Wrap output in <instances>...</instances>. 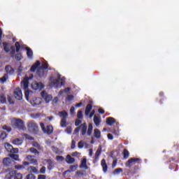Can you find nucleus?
Masks as SVG:
<instances>
[{
    "label": "nucleus",
    "mask_w": 179,
    "mask_h": 179,
    "mask_svg": "<svg viewBox=\"0 0 179 179\" xmlns=\"http://www.w3.org/2000/svg\"><path fill=\"white\" fill-rule=\"evenodd\" d=\"M21 87L25 91V99L27 100V101H29V96H30V93H31V90H27L29 89V77L24 78L23 80L21 81Z\"/></svg>",
    "instance_id": "f257e3e1"
},
{
    "label": "nucleus",
    "mask_w": 179,
    "mask_h": 179,
    "mask_svg": "<svg viewBox=\"0 0 179 179\" xmlns=\"http://www.w3.org/2000/svg\"><path fill=\"white\" fill-rule=\"evenodd\" d=\"M59 116L62 118L60 125L62 128H65L68 124L66 123V119L68 118V113L65 110L59 112Z\"/></svg>",
    "instance_id": "f03ea898"
},
{
    "label": "nucleus",
    "mask_w": 179,
    "mask_h": 179,
    "mask_svg": "<svg viewBox=\"0 0 179 179\" xmlns=\"http://www.w3.org/2000/svg\"><path fill=\"white\" fill-rule=\"evenodd\" d=\"M13 126L20 131H24V129H26V127H24V122L21 119H15L13 123Z\"/></svg>",
    "instance_id": "7ed1b4c3"
},
{
    "label": "nucleus",
    "mask_w": 179,
    "mask_h": 179,
    "mask_svg": "<svg viewBox=\"0 0 179 179\" xmlns=\"http://www.w3.org/2000/svg\"><path fill=\"white\" fill-rule=\"evenodd\" d=\"M6 179H23V175L22 173H17L16 171H11L6 175Z\"/></svg>",
    "instance_id": "20e7f679"
},
{
    "label": "nucleus",
    "mask_w": 179,
    "mask_h": 179,
    "mask_svg": "<svg viewBox=\"0 0 179 179\" xmlns=\"http://www.w3.org/2000/svg\"><path fill=\"white\" fill-rule=\"evenodd\" d=\"M27 129L32 134H37L38 132V126L34 121L28 122Z\"/></svg>",
    "instance_id": "39448f33"
},
{
    "label": "nucleus",
    "mask_w": 179,
    "mask_h": 179,
    "mask_svg": "<svg viewBox=\"0 0 179 179\" xmlns=\"http://www.w3.org/2000/svg\"><path fill=\"white\" fill-rule=\"evenodd\" d=\"M50 86H53L57 89L64 86V81L61 80V76H59L57 79L53 80L50 83Z\"/></svg>",
    "instance_id": "423d86ee"
},
{
    "label": "nucleus",
    "mask_w": 179,
    "mask_h": 179,
    "mask_svg": "<svg viewBox=\"0 0 179 179\" xmlns=\"http://www.w3.org/2000/svg\"><path fill=\"white\" fill-rule=\"evenodd\" d=\"M10 48L11 50V51L10 52L11 57H15V52H19V51H20V49L22 48V46L20 45V43L17 41L15 43V46L12 45Z\"/></svg>",
    "instance_id": "0eeeda50"
},
{
    "label": "nucleus",
    "mask_w": 179,
    "mask_h": 179,
    "mask_svg": "<svg viewBox=\"0 0 179 179\" xmlns=\"http://www.w3.org/2000/svg\"><path fill=\"white\" fill-rule=\"evenodd\" d=\"M41 128L42 131H43L44 134H47L48 135H51L53 132V128L51 125H48L46 127L44 126V123L40 124Z\"/></svg>",
    "instance_id": "6e6552de"
},
{
    "label": "nucleus",
    "mask_w": 179,
    "mask_h": 179,
    "mask_svg": "<svg viewBox=\"0 0 179 179\" xmlns=\"http://www.w3.org/2000/svg\"><path fill=\"white\" fill-rule=\"evenodd\" d=\"M138 162H141V158L131 157L125 163V166L131 169V167H132L134 164H136Z\"/></svg>",
    "instance_id": "1a4fd4ad"
},
{
    "label": "nucleus",
    "mask_w": 179,
    "mask_h": 179,
    "mask_svg": "<svg viewBox=\"0 0 179 179\" xmlns=\"http://www.w3.org/2000/svg\"><path fill=\"white\" fill-rule=\"evenodd\" d=\"M41 94V97L45 100V103H50V101L52 100V95L48 94L45 91H43Z\"/></svg>",
    "instance_id": "9d476101"
},
{
    "label": "nucleus",
    "mask_w": 179,
    "mask_h": 179,
    "mask_svg": "<svg viewBox=\"0 0 179 179\" xmlns=\"http://www.w3.org/2000/svg\"><path fill=\"white\" fill-rule=\"evenodd\" d=\"M14 96L17 100H22L23 99V94L20 87H17L14 91Z\"/></svg>",
    "instance_id": "9b49d317"
},
{
    "label": "nucleus",
    "mask_w": 179,
    "mask_h": 179,
    "mask_svg": "<svg viewBox=\"0 0 179 179\" xmlns=\"http://www.w3.org/2000/svg\"><path fill=\"white\" fill-rule=\"evenodd\" d=\"M31 87L34 90H42V89H44V84L35 82L31 84Z\"/></svg>",
    "instance_id": "f8f14e48"
},
{
    "label": "nucleus",
    "mask_w": 179,
    "mask_h": 179,
    "mask_svg": "<svg viewBox=\"0 0 179 179\" xmlns=\"http://www.w3.org/2000/svg\"><path fill=\"white\" fill-rule=\"evenodd\" d=\"M80 129L81 130V134L83 136L86 135V132H87V124H86V122L81 124L79 126Z\"/></svg>",
    "instance_id": "ddd939ff"
},
{
    "label": "nucleus",
    "mask_w": 179,
    "mask_h": 179,
    "mask_svg": "<svg viewBox=\"0 0 179 179\" xmlns=\"http://www.w3.org/2000/svg\"><path fill=\"white\" fill-rule=\"evenodd\" d=\"M45 162L48 163V170H49L50 171H51V170H52L55 167L54 162H52L51 159H45Z\"/></svg>",
    "instance_id": "4468645a"
},
{
    "label": "nucleus",
    "mask_w": 179,
    "mask_h": 179,
    "mask_svg": "<svg viewBox=\"0 0 179 179\" xmlns=\"http://www.w3.org/2000/svg\"><path fill=\"white\" fill-rule=\"evenodd\" d=\"M80 169H85V170H87L89 169V166H87V159L86 158H84L82 160Z\"/></svg>",
    "instance_id": "2eb2a0df"
},
{
    "label": "nucleus",
    "mask_w": 179,
    "mask_h": 179,
    "mask_svg": "<svg viewBox=\"0 0 179 179\" xmlns=\"http://www.w3.org/2000/svg\"><path fill=\"white\" fill-rule=\"evenodd\" d=\"M41 63L40 61H36L31 67L30 71L31 72H36V70L40 66Z\"/></svg>",
    "instance_id": "dca6fc26"
},
{
    "label": "nucleus",
    "mask_w": 179,
    "mask_h": 179,
    "mask_svg": "<svg viewBox=\"0 0 179 179\" xmlns=\"http://www.w3.org/2000/svg\"><path fill=\"white\" fill-rule=\"evenodd\" d=\"M5 71L8 75H13L15 70L12 68V66L7 65L5 67Z\"/></svg>",
    "instance_id": "f3484780"
},
{
    "label": "nucleus",
    "mask_w": 179,
    "mask_h": 179,
    "mask_svg": "<svg viewBox=\"0 0 179 179\" xmlns=\"http://www.w3.org/2000/svg\"><path fill=\"white\" fill-rule=\"evenodd\" d=\"M101 166L103 168V173H107V170H108V166H107V163L106 162V159H103L101 161Z\"/></svg>",
    "instance_id": "a211bd4d"
},
{
    "label": "nucleus",
    "mask_w": 179,
    "mask_h": 179,
    "mask_svg": "<svg viewBox=\"0 0 179 179\" xmlns=\"http://www.w3.org/2000/svg\"><path fill=\"white\" fill-rule=\"evenodd\" d=\"M26 159L29 162L30 164H36L37 159H34V156L27 155Z\"/></svg>",
    "instance_id": "6ab92c4d"
},
{
    "label": "nucleus",
    "mask_w": 179,
    "mask_h": 179,
    "mask_svg": "<svg viewBox=\"0 0 179 179\" xmlns=\"http://www.w3.org/2000/svg\"><path fill=\"white\" fill-rule=\"evenodd\" d=\"M66 162L68 164H73L75 163V158L71 157L70 155H67L66 157Z\"/></svg>",
    "instance_id": "aec40b11"
},
{
    "label": "nucleus",
    "mask_w": 179,
    "mask_h": 179,
    "mask_svg": "<svg viewBox=\"0 0 179 179\" xmlns=\"http://www.w3.org/2000/svg\"><path fill=\"white\" fill-rule=\"evenodd\" d=\"M12 164V159L9 157H5L3 159V166H9Z\"/></svg>",
    "instance_id": "412c9836"
},
{
    "label": "nucleus",
    "mask_w": 179,
    "mask_h": 179,
    "mask_svg": "<svg viewBox=\"0 0 179 179\" xmlns=\"http://www.w3.org/2000/svg\"><path fill=\"white\" fill-rule=\"evenodd\" d=\"M3 47L5 52L8 53L10 51V44L9 43L3 42Z\"/></svg>",
    "instance_id": "4be33fe9"
},
{
    "label": "nucleus",
    "mask_w": 179,
    "mask_h": 179,
    "mask_svg": "<svg viewBox=\"0 0 179 179\" xmlns=\"http://www.w3.org/2000/svg\"><path fill=\"white\" fill-rule=\"evenodd\" d=\"M92 108H93V106L91 103H88L85 108V115L87 117L89 116V114H90Z\"/></svg>",
    "instance_id": "5701e85b"
},
{
    "label": "nucleus",
    "mask_w": 179,
    "mask_h": 179,
    "mask_svg": "<svg viewBox=\"0 0 179 179\" xmlns=\"http://www.w3.org/2000/svg\"><path fill=\"white\" fill-rule=\"evenodd\" d=\"M25 50H27V57L31 59L33 58V50L28 47L25 48Z\"/></svg>",
    "instance_id": "b1692460"
},
{
    "label": "nucleus",
    "mask_w": 179,
    "mask_h": 179,
    "mask_svg": "<svg viewBox=\"0 0 179 179\" xmlns=\"http://www.w3.org/2000/svg\"><path fill=\"white\" fill-rule=\"evenodd\" d=\"M36 73L39 78H43V76H45V71L41 68L38 69Z\"/></svg>",
    "instance_id": "393cba45"
},
{
    "label": "nucleus",
    "mask_w": 179,
    "mask_h": 179,
    "mask_svg": "<svg viewBox=\"0 0 179 179\" xmlns=\"http://www.w3.org/2000/svg\"><path fill=\"white\" fill-rule=\"evenodd\" d=\"M106 124L107 125H109L110 127H111V125H113V124H115V120L114 119V117H107L106 118Z\"/></svg>",
    "instance_id": "a878e982"
},
{
    "label": "nucleus",
    "mask_w": 179,
    "mask_h": 179,
    "mask_svg": "<svg viewBox=\"0 0 179 179\" xmlns=\"http://www.w3.org/2000/svg\"><path fill=\"white\" fill-rule=\"evenodd\" d=\"M94 136L96 139H100L101 138V131L99 129H95L94 130Z\"/></svg>",
    "instance_id": "bb28decb"
},
{
    "label": "nucleus",
    "mask_w": 179,
    "mask_h": 179,
    "mask_svg": "<svg viewBox=\"0 0 179 179\" xmlns=\"http://www.w3.org/2000/svg\"><path fill=\"white\" fill-rule=\"evenodd\" d=\"M94 122L96 127H99V125H100V122H101V120L100 119V117H99V116L95 115L94 117Z\"/></svg>",
    "instance_id": "cd10ccee"
},
{
    "label": "nucleus",
    "mask_w": 179,
    "mask_h": 179,
    "mask_svg": "<svg viewBox=\"0 0 179 179\" xmlns=\"http://www.w3.org/2000/svg\"><path fill=\"white\" fill-rule=\"evenodd\" d=\"M92 132H93V124H92V123H90L88 124V129H87V134L88 135V136H90Z\"/></svg>",
    "instance_id": "c85d7f7f"
},
{
    "label": "nucleus",
    "mask_w": 179,
    "mask_h": 179,
    "mask_svg": "<svg viewBox=\"0 0 179 179\" xmlns=\"http://www.w3.org/2000/svg\"><path fill=\"white\" fill-rule=\"evenodd\" d=\"M13 145H16L17 146L22 145V143H23V141H22V139L20 138H15L13 141Z\"/></svg>",
    "instance_id": "c756f323"
},
{
    "label": "nucleus",
    "mask_w": 179,
    "mask_h": 179,
    "mask_svg": "<svg viewBox=\"0 0 179 179\" xmlns=\"http://www.w3.org/2000/svg\"><path fill=\"white\" fill-rule=\"evenodd\" d=\"M0 103L5 104L6 103V96L3 93H0Z\"/></svg>",
    "instance_id": "7c9ffc66"
},
{
    "label": "nucleus",
    "mask_w": 179,
    "mask_h": 179,
    "mask_svg": "<svg viewBox=\"0 0 179 179\" xmlns=\"http://www.w3.org/2000/svg\"><path fill=\"white\" fill-rule=\"evenodd\" d=\"M100 155H101V148H99L96 150L94 155L95 160H99Z\"/></svg>",
    "instance_id": "2f4dec72"
},
{
    "label": "nucleus",
    "mask_w": 179,
    "mask_h": 179,
    "mask_svg": "<svg viewBox=\"0 0 179 179\" xmlns=\"http://www.w3.org/2000/svg\"><path fill=\"white\" fill-rule=\"evenodd\" d=\"M4 148L5 149L7 150V152H9L10 153L12 148H13V146H12V145H10L8 143H6L4 144Z\"/></svg>",
    "instance_id": "473e14b6"
},
{
    "label": "nucleus",
    "mask_w": 179,
    "mask_h": 179,
    "mask_svg": "<svg viewBox=\"0 0 179 179\" xmlns=\"http://www.w3.org/2000/svg\"><path fill=\"white\" fill-rule=\"evenodd\" d=\"M76 169H78V165H71L69 169L66 171V173H72L73 171H76Z\"/></svg>",
    "instance_id": "72a5a7b5"
},
{
    "label": "nucleus",
    "mask_w": 179,
    "mask_h": 179,
    "mask_svg": "<svg viewBox=\"0 0 179 179\" xmlns=\"http://www.w3.org/2000/svg\"><path fill=\"white\" fill-rule=\"evenodd\" d=\"M174 162L175 163H179V156H175L169 159V163Z\"/></svg>",
    "instance_id": "f704fd0d"
},
{
    "label": "nucleus",
    "mask_w": 179,
    "mask_h": 179,
    "mask_svg": "<svg viewBox=\"0 0 179 179\" xmlns=\"http://www.w3.org/2000/svg\"><path fill=\"white\" fill-rule=\"evenodd\" d=\"M122 171H124V169H122V168H117L113 172V176H117L120 173H122Z\"/></svg>",
    "instance_id": "c9c22d12"
},
{
    "label": "nucleus",
    "mask_w": 179,
    "mask_h": 179,
    "mask_svg": "<svg viewBox=\"0 0 179 179\" xmlns=\"http://www.w3.org/2000/svg\"><path fill=\"white\" fill-rule=\"evenodd\" d=\"M15 59H16V61H22V59H23V55H22V53L15 54Z\"/></svg>",
    "instance_id": "e433bc0d"
},
{
    "label": "nucleus",
    "mask_w": 179,
    "mask_h": 179,
    "mask_svg": "<svg viewBox=\"0 0 179 179\" xmlns=\"http://www.w3.org/2000/svg\"><path fill=\"white\" fill-rule=\"evenodd\" d=\"M123 157L124 159H127L129 157V151H128V150L124 149L123 150Z\"/></svg>",
    "instance_id": "4c0bfd02"
},
{
    "label": "nucleus",
    "mask_w": 179,
    "mask_h": 179,
    "mask_svg": "<svg viewBox=\"0 0 179 179\" xmlns=\"http://www.w3.org/2000/svg\"><path fill=\"white\" fill-rule=\"evenodd\" d=\"M29 152H31V153H34V155H37V156H38V155H40V152H38V150H37V149H36L34 148H30Z\"/></svg>",
    "instance_id": "58836bf2"
},
{
    "label": "nucleus",
    "mask_w": 179,
    "mask_h": 179,
    "mask_svg": "<svg viewBox=\"0 0 179 179\" xmlns=\"http://www.w3.org/2000/svg\"><path fill=\"white\" fill-rule=\"evenodd\" d=\"M7 136H8V134H6V132L2 131L0 134V139L3 141L4 139H6Z\"/></svg>",
    "instance_id": "ea45409f"
},
{
    "label": "nucleus",
    "mask_w": 179,
    "mask_h": 179,
    "mask_svg": "<svg viewBox=\"0 0 179 179\" xmlns=\"http://www.w3.org/2000/svg\"><path fill=\"white\" fill-rule=\"evenodd\" d=\"M10 157H11V159H13L14 160H16V161L19 160V155L10 154Z\"/></svg>",
    "instance_id": "a19ab883"
},
{
    "label": "nucleus",
    "mask_w": 179,
    "mask_h": 179,
    "mask_svg": "<svg viewBox=\"0 0 179 179\" xmlns=\"http://www.w3.org/2000/svg\"><path fill=\"white\" fill-rule=\"evenodd\" d=\"M24 136L25 139H28V141H34V138L27 134H24Z\"/></svg>",
    "instance_id": "79ce46f5"
},
{
    "label": "nucleus",
    "mask_w": 179,
    "mask_h": 179,
    "mask_svg": "<svg viewBox=\"0 0 179 179\" xmlns=\"http://www.w3.org/2000/svg\"><path fill=\"white\" fill-rule=\"evenodd\" d=\"M77 117L78 118V120H82L83 119V113L82 112V110H79L77 113Z\"/></svg>",
    "instance_id": "37998d69"
},
{
    "label": "nucleus",
    "mask_w": 179,
    "mask_h": 179,
    "mask_svg": "<svg viewBox=\"0 0 179 179\" xmlns=\"http://www.w3.org/2000/svg\"><path fill=\"white\" fill-rule=\"evenodd\" d=\"M4 131H7V132H10L12 131V128L10 127H8L7 125H4L2 127Z\"/></svg>",
    "instance_id": "c03bdc74"
},
{
    "label": "nucleus",
    "mask_w": 179,
    "mask_h": 179,
    "mask_svg": "<svg viewBox=\"0 0 179 179\" xmlns=\"http://www.w3.org/2000/svg\"><path fill=\"white\" fill-rule=\"evenodd\" d=\"M56 160L57 162H64V160H65V158L62 156L57 155L56 156Z\"/></svg>",
    "instance_id": "a18cd8bd"
},
{
    "label": "nucleus",
    "mask_w": 179,
    "mask_h": 179,
    "mask_svg": "<svg viewBox=\"0 0 179 179\" xmlns=\"http://www.w3.org/2000/svg\"><path fill=\"white\" fill-rule=\"evenodd\" d=\"M41 69H48V63L43 62L41 66Z\"/></svg>",
    "instance_id": "49530a36"
},
{
    "label": "nucleus",
    "mask_w": 179,
    "mask_h": 179,
    "mask_svg": "<svg viewBox=\"0 0 179 179\" xmlns=\"http://www.w3.org/2000/svg\"><path fill=\"white\" fill-rule=\"evenodd\" d=\"M47 170V169L45 168V166H42L41 168V169L39 170V173L40 174H45V171Z\"/></svg>",
    "instance_id": "de8ad7c7"
},
{
    "label": "nucleus",
    "mask_w": 179,
    "mask_h": 179,
    "mask_svg": "<svg viewBox=\"0 0 179 179\" xmlns=\"http://www.w3.org/2000/svg\"><path fill=\"white\" fill-rule=\"evenodd\" d=\"M79 149H83V148L85 146V142L83 141H80L78 144Z\"/></svg>",
    "instance_id": "09e8293b"
},
{
    "label": "nucleus",
    "mask_w": 179,
    "mask_h": 179,
    "mask_svg": "<svg viewBox=\"0 0 179 179\" xmlns=\"http://www.w3.org/2000/svg\"><path fill=\"white\" fill-rule=\"evenodd\" d=\"M26 179H36V176L33 173L28 174Z\"/></svg>",
    "instance_id": "8fccbe9b"
},
{
    "label": "nucleus",
    "mask_w": 179,
    "mask_h": 179,
    "mask_svg": "<svg viewBox=\"0 0 179 179\" xmlns=\"http://www.w3.org/2000/svg\"><path fill=\"white\" fill-rule=\"evenodd\" d=\"M31 169L32 173H35V174H38V170L37 169V168L34 166H31Z\"/></svg>",
    "instance_id": "3c124183"
},
{
    "label": "nucleus",
    "mask_w": 179,
    "mask_h": 179,
    "mask_svg": "<svg viewBox=\"0 0 179 179\" xmlns=\"http://www.w3.org/2000/svg\"><path fill=\"white\" fill-rule=\"evenodd\" d=\"M10 153H19V148H14L13 147Z\"/></svg>",
    "instance_id": "603ef678"
},
{
    "label": "nucleus",
    "mask_w": 179,
    "mask_h": 179,
    "mask_svg": "<svg viewBox=\"0 0 179 179\" xmlns=\"http://www.w3.org/2000/svg\"><path fill=\"white\" fill-rule=\"evenodd\" d=\"M71 148V149H75V148H76V141H75V140H72Z\"/></svg>",
    "instance_id": "864d4df0"
},
{
    "label": "nucleus",
    "mask_w": 179,
    "mask_h": 179,
    "mask_svg": "<svg viewBox=\"0 0 179 179\" xmlns=\"http://www.w3.org/2000/svg\"><path fill=\"white\" fill-rule=\"evenodd\" d=\"M127 176H134V174H135V172H132V171L131 170H127L126 171Z\"/></svg>",
    "instance_id": "5fc2aeb1"
},
{
    "label": "nucleus",
    "mask_w": 179,
    "mask_h": 179,
    "mask_svg": "<svg viewBox=\"0 0 179 179\" xmlns=\"http://www.w3.org/2000/svg\"><path fill=\"white\" fill-rule=\"evenodd\" d=\"M80 124H82V120H76V122H75L76 127H79V125H80Z\"/></svg>",
    "instance_id": "6e6d98bb"
},
{
    "label": "nucleus",
    "mask_w": 179,
    "mask_h": 179,
    "mask_svg": "<svg viewBox=\"0 0 179 179\" xmlns=\"http://www.w3.org/2000/svg\"><path fill=\"white\" fill-rule=\"evenodd\" d=\"M66 100H68V101H72V100H73V95H68Z\"/></svg>",
    "instance_id": "4d7b16f0"
},
{
    "label": "nucleus",
    "mask_w": 179,
    "mask_h": 179,
    "mask_svg": "<svg viewBox=\"0 0 179 179\" xmlns=\"http://www.w3.org/2000/svg\"><path fill=\"white\" fill-rule=\"evenodd\" d=\"M32 145L34 148H37L38 149H40V144H38V143H37V142H34Z\"/></svg>",
    "instance_id": "13d9d810"
},
{
    "label": "nucleus",
    "mask_w": 179,
    "mask_h": 179,
    "mask_svg": "<svg viewBox=\"0 0 179 179\" xmlns=\"http://www.w3.org/2000/svg\"><path fill=\"white\" fill-rule=\"evenodd\" d=\"M7 100H8V101L10 104H14L15 103V102L13 101H12V97H10V96H8Z\"/></svg>",
    "instance_id": "bf43d9fd"
},
{
    "label": "nucleus",
    "mask_w": 179,
    "mask_h": 179,
    "mask_svg": "<svg viewBox=\"0 0 179 179\" xmlns=\"http://www.w3.org/2000/svg\"><path fill=\"white\" fill-rule=\"evenodd\" d=\"M70 114L73 115L75 114V107L71 106L70 108Z\"/></svg>",
    "instance_id": "052dcab7"
},
{
    "label": "nucleus",
    "mask_w": 179,
    "mask_h": 179,
    "mask_svg": "<svg viewBox=\"0 0 179 179\" xmlns=\"http://www.w3.org/2000/svg\"><path fill=\"white\" fill-rule=\"evenodd\" d=\"M47 176L45 175H38V179H46Z\"/></svg>",
    "instance_id": "680f3d73"
},
{
    "label": "nucleus",
    "mask_w": 179,
    "mask_h": 179,
    "mask_svg": "<svg viewBox=\"0 0 179 179\" xmlns=\"http://www.w3.org/2000/svg\"><path fill=\"white\" fill-rule=\"evenodd\" d=\"M66 132H67V134H72V128L71 127H67L66 129Z\"/></svg>",
    "instance_id": "e2e57ef3"
},
{
    "label": "nucleus",
    "mask_w": 179,
    "mask_h": 179,
    "mask_svg": "<svg viewBox=\"0 0 179 179\" xmlns=\"http://www.w3.org/2000/svg\"><path fill=\"white\" fill-rule=\"evenodd\" d=\"M96 113V111L94 110H93L91 113H90V115H89V117L90 118H92L93 117V115H94V113Z\"/></svg>",
    "instance_id": "0e129e2a"
},
{
    "label": "nucleus",
    "mask_w": 179,
    "mask_h": 179,
    "mask_svg": "<svg viewBox=\"0 0 179 179\" xmlns=\"http://www.w3.org/2000/svg\"><path fill=\"white\" fill-rule=\"evenodd\" d=\"M108 138L113 141V139H114V136H113V134H108Z\"/></svg>",
    "instance_id": "69168bd1"
},
{
    "label": "nucleus",
    "mask_w": 179,
    "mask_h": 179,
    "mask_svg": "<svg viewBox=\"0 0 179 179\" xmlns=\"http://www.w3.org/2000/svg\"><path fill=\"white\" fill-rule=\"evenodd\" d=\"M78 155H79V153L78 152V151H76L71 154V156H73V157H77V156H78Z\"/></svg>",
    "instance_id": "338daca9"
},
{
    "label": "nucleus",
    "mask_w": 179,
    "mask_h": 179,
    "mask_svg": "<svg viewBox=\"0 0 179 179\" xmlns=\"http://www.w3.org/2000/svg\"><path fill=\"white\" fill-rule=\"evenodd\" d=\"M98 113H99V114H104V113H106V111H104L103 108H99L98 110Z\"/></svg>",
    "instance_id": "774afa93"
}]
</instances>
